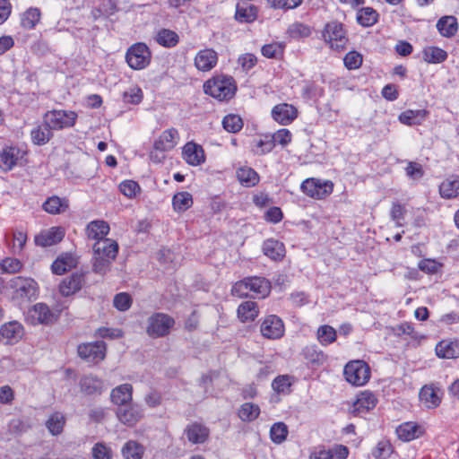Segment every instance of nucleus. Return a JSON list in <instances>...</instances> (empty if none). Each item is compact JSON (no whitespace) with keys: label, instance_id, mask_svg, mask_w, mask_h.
<instances>
[{"label":"nucleus","instance_id":"nucleus-28","mask_svg":"<svg viewBox=\"0 0 459 459\" xmlns=\"http://www.w3.org/2000/svg\"><path fill=\"white\" fill-rule=\"evenodd\" d=\"M440 195L450 199L459 195V176H451L444 180L439 186Z\"/></svg>","mask_w":459,"mask_h":459},{"label":"nucleus","instance_id":"nucleus-63","mask_svg":"<svg viewBox=\"0 0 459 459\" xmlns=\"http://www.w3.org/2000/svg\"><path fill=\"white\" fill-rule=\"evenodd\" d=\"M143 92L139 88L131 89L124 93V100L131 104H138L142 101Z\"/></svg>","mask_w":459,"mask_h":459},{"label":"nucleus","instance_id":"nucleus-17","mask_svg":"<svg viewBox=\"0 0 459 459\" xmlns=\"http://www.w3.org/2000/svg\"><path fill=\"white\" fill-rule=\"evenodd\" d=\"M217 53L212 48L200 50L195 57V66L197 70L207 72L212 70L217 64Z\"/></svg>","mask_w":459,"mask_h":459},{"label":"nucleus","instance_id":"nucleus-49","mask_svg":"<svg viewBox=\"0 0 459 459\" xmlns=\"http://www.w3.org/2000/svg\"><path fill=\"white\" fill-rule=\"evenodd\" d=\"M317 339L322 345H328L336 340V331L330 325H321L317 330Z\"/></svg>","mask_w":459,"mask_h":459},{"label":"nucleus","instance_id":"nucleus-46","mask_svg":"<svg viewBox=\"0 0 459 459\" xmlns=\"http://www.w3.org/2000/svg\"><path fill=\"white\" fill-rule=\"evenodd\" d=\"M40 19V12L38 8L28 9L22 17L21 24L27 30L33 29Z\"/></svg>","mask_w":459,"mask_h":459},{"label":"nucleus","instance_id":"nucleus-51","mask_svg":"<svg viewBox=\"0 0 459 459\" xmlns=\"http://www.w3.org/2000/svg\"><path fill=\"white\" fill-rule=\"evenodd\" d=\"M420 400L427 404L428 407H437L440 399L435 390L429 386H424L420 392Z\"/></svg>","mask_w":459,"mask_h":459},{"label":"nucleus","instance_id":"nucleus-64","mask_svg":"<svg viewBox=\"0 0 459 459\" xmlns=\"http://www.w3.org/2000/svg\"><path fill=\"white\" fill-rule=\"evenodd\" d=\"M92 455L95 459H110V451L106 446L96 444L92 448Z\"/></svg>","mask_w":459,"mask_h":459},{"label":"nucleus","instance_id":"nucleus-34","mask_svg":"<svg viewBox=\"0 0 459 459\" xmlns=\"http://www.w3.org/2000/svg\"><path fill=\"white\" fill-rule=\"evenodd\" d=\"M258 313V306L255 301L242 302L238 307V316L242 322L254 321Z\"/></svg>","mask_w":459,"mask_h":459},{"label":"nucleus","instance_id":"nucleus-36","mask_svg":"<svg viewBox=\"0 0 459 459\" xmlns=\"http://www.w3.org/2000/svg\"><path fill=\"white\" fill-rule=\"evenodd\" d=\"M439 358L454 359L459 356V345L456 342L441 341L436 347Z\"/></svg>","mask_w":459,"mask_h":459},{"label":"nucleus","instance_id":"nucleus-16","mask_svg":"<svg viewBox=\"0 0 459 459\" xmlns=\"http://www.w3.org/2000/svg\"><path fill=\"white\" fill-rule=\"evenodd\" d=\"M297 109L290 104L281 103L272 109L273 118L281 125H289L297 117Z\"/></svg>","mask_w":459,"mask_h":459},{"label":"nucleus","instance_id":"nucleus-48","mask_svg":"<svg viewBox=\"0 0 459 459\" xmlns=\"http://www.w3.org/2000/svg\"><path fill=\"white\" fill-rule=\"evenodd\" d=\"M222 126L227 132L237 133L243 127V121L238 115L229 114L222 119Z\"/></svg>","mask_w":459,"mask_h":459},{"label":"nucleus","instance_id":"nucleus-11","mask_svg":"<svg viewBox=\"0 0 459 459\" xmlns=\"http://www.w3.org/2000/svg\"><path fill=\"white\" fill-rule=\"evenodd\" d=\"M79 356L88 362L97 363L106 355V344L103 341L83 343L78 346Z\"/></svg>","mask_w":459,"mask_h":459},{"label":"nucleus","instance_id":"nucleus-27","mask_svg":"<svg viewBox=\"0 0 459 459\" xmlns=\"http://www.w3.org/2000/svg\"><path fill=\"white\" fill-rule=\"evenodd\" d=\"M76 259L71 254H64L58 256L52 264L53 273L62 275L72 268L75 267Z\"/></svg>","mask_w":459,"mask_h":459},{"label":"nucleus","instance_id":"nucleus-31","mask_svg":"<svg viewBox=\"0 0 459 459\" xmlns=\"http://www.w3.org/2000/svg\"><path fill=\"white\" fill-rule=\"evenodd\" d=\"M264 254L273 260H280L284 256V245L273 238L265 240L263 244Z\"/></svg>","mask_w":459,"mask_h":459},{"label":"nucleus","instance_id":"nucleus-62","mask_svg":"<svg viewBox=\"0 0 459 459\" xmlns=\"http://www.w3.org/2000/svg\"><path fill=\"white\" fill-rule=\"evenodd\" d=\"M272 386L277 393H284L290 386V382L287 376H280L273 381Z\"/></svg>","mask_w":459,"mask_h":459},{"label":"nucleus","instance_id":"nucleus-37","mask_svg":"<svg viewBox=\"0 0 459 459\" xmlns=\"http://www.w3.org/2000/svg\"><path fill=\"white\" fill-rule=\"evenodd\" d=\"M68 208V201L58 196L48 197L43 204V209L51 214H58Z\"/></svg>","mask_w":459,"mask_h":459},{"label":"nucleus","instance_id":"nucleus-6","mask_svg":"<svg viewBox=\"0 0 459 459\" xmlns=\"http://www.w3.org/2000/svg\"><path fill=\"white\" fill-rule=\"evenodd\" d=\"M343 374L349 383L360 386L369 380L370 368L363 360H353L346 364Z\"/></svg>","mask_w":459,"mask_h":459},{"label":"nucleus","instance_id":"nucleus-61","mask_svg":"<svg viewBox=\"0 0 459 459\" xmlns=\"http://www.w3.org/2000/svg\"><path fill=\"white\" fill-rule=\"evenodd\" d=\"M303 354L305 359L311 363H320L323 359V353L318 351L315 346L306 347Z\"/></svg>","mask_w":459,"mask_h":459},{"label":"nucleus","instance_id":"nucleus-58","mask_svg":"<svg viewBox=\"0 0 459 459\" xmlns=\"http://www.w3.org/2000/svg\"><path fill=\"white\" fill-rule=\"evenodd\" d=\"M406 175L413 180H418L421 178L424 175V170L422 166L417 162L410 161L408 162L407 167L405 168Z\"/></svg>","mask_w":459,"mask_h":459},{"label":"nucleus","instance_id":"nucleus-57","mask_svg":"<svg viewBox=\"0 0 459 459\" xmlns=\"http://www.w3.org/2000/svg\"><path fill=\"white\" fill-rule=\"evenodd\" d=\"M405 208L399 203H394L392 205L390 216L394 221L396 227H402L403 225V221L404 219Z\"/></svg>","mask_w":459,"mask_h":459},{"label":"nucleus","instance_id":"nucleus-32","mask_svg":"<svg viewBox=\"0 0 459 459\" xmlns=\"http://www.w3.org/2000/svg\"><path fill=\"white\" fill-rule=\"evenodd\" d=\"M437 29L442 36L451 38L458 30L457 20L455 16H444L437 21Z\"/></svg>","mask_w":459,"mask_h":459},{"label":"nucleus","instance_id":"nucleus-50","mask_svg":"<svg viewBox=\"0 0 459 459\" xmlns=\"http://www.w3.org/2000/svg\"><path fill=\"white\" fill-rule=\"evenodd\" d=\"M64 424V416L59 412H56L52 414L50 418L48 420L46 426L51 434L58 435L62 432Z\"/></svg>","mask_w":459,"mask_h":459},{"label":"nucleus","instance_id":"nucleus-38","mask_svg":"<svg viewBox=\"0 0 459 459\" xmlns=\"http://www.w3.org/2000/svg\"><path fill=\"white\" fill-rule=\"evenodd\" d=\"M420 427L413 422H404L396 429L399 439L411 441L419 437Z\"/></svg>","mask_w":459,"mask_h":459},{"label":"nucleus","instance_id":"nucleus-22","mask_svg":"<svg viewBox=\"0 0 459 459\" xmlns=\"http://www.w3.org/2000/svg\"><path fill=\"white\" fill-rule=\"evenodd\" d=\"M84 282V276L82 273H73L70 277L64 279L59 284V291L63 296H70L80 290Z\"/></svg>","mask_w":459,"mask_h":459},{"label":"nucleus","instance_id":"nucleus-52","mask_svg":"<svg viewBox=\"0 0 459 459\" xmlns=\"http://www.w3.org/2000/svg\"><path fill=\"white\" fill-rule=\"evenodd\" d=\"M22 263L15 258H5L0 263V273H14L21 270Z\"/></svg>","mask_w":459,"mask_h":459},{"label":"nucleus","instance_id":"nucleus-12","mask_svg":"<svg viewBox=\"0 0 459 459\" xmlns=\"http://www.w3.org/2000/svg\"><path fill=\"white\" fill-rule=\"evenodd\" d=\"M260 331L265 338L279 339L284 333V324L279 316L269 315L262 322Z\"/></svg>","mask_w":459,"mask_h":459},{"label":"nucleus","instance_id":"nucleus-8","mask_svg":"<svg viewBox=\"0 0 459 459\" xmlns=\"http://www.w3.org/2000/svg\"><path fill=\"white\" fill-rule=\"evenodd\" d=\"M174 319L163 313H156L149 317L147 333L152 337H161L169 333L174 325Z\"/></svg>","mask_w":459,"mask_h":459},{"label":"nucleus","instance_id":"nucleus-5","mask_svg":"<svg viewBox=\"0 0 459 459\" xmlns=\"http://www.w3.org/2000/svg\"><path fill=\"white\" fill-rule=\"evenodd\" d=\"M152 54L146 44L138 42L132 45L126 51V60L134 70H142L151 62Z\"/></svg>","mask_w":459,"mask_h":459},{"label":"nucleus","instance_id":"nucleus-41","mask_svg":"<svg viewBox=\"0 0 459 459\" xmlns=\"http://www.w3.org/2000/svg\"><path fill=\"white\" fill-rule=\"evenodd\" d=\"M173 208L177 212H185L193 204L192 195L188 192H179L173 196Z\"/></svg>","mask_w":459,"mask_h":459},{"label":"nucleus","instance_id":"nucleus-20","mask_svg":"<svg viewBox=\"0 0 459 459\" xmlns=\"http://www.w3.org/2000/svg\"><path fill=\"white\" fill-rule=\"evenodd\" d=\"M23 326L18 321L4 323L0 327V339L5 340L6 343H13L22 338Z\"/></svg>","mask_w":459,"mask_h":459},{"label":"nucleus","instance_id":"nucleus-26","mask_svg":"<svg viewBox=\"0 0 459 459\" xmlns=\"http://www.w3.org/2000/svg\"><path fill=\"white\" fill-rule=\"evenodd\" d=\"M108 232L109 225L104 221H91L86 228L87 237L96 241L106 239Z\"/></svg>","mask_w":459,"mask_h":459},{"label":"nucleus","instance_id":"nucleus-40","mask_svg":"<svg viewBox=\"0 0 459 459\" xmlns=\"http://www.w3.org/2000/svg\"><path fill=\"white\" fill-rule=\"evenodd\" d=\"M447 57V53L437 47H427L423 50V59L427 63L438 64L444 62Z\"/></svg>","mask_w":459,"mask_h":459},{"label":"nucleus","instance_id":"nucleus-42","mask_svg":"<svg viewBox=\"0 0 459 459\" xmlns=\"http://www.w3.org/2000/svg\"><path fill=\"white\" fill-rule=\"evenodd\" d=\"M144 449L136 441L130 440L122 448V455L126 459H141Z\"/></svg>","mask_w":459,"mask_h":459},{"label":"nucleus","instance_id":"nucleus-4","mask_svg":"<svg viewBox=\"0 0 459 459\" xmlns=\"http://www.w3.org/2000/svg\"><path fill=\"white\" fill-rule=\"evenodd\" d=\"M77 114L71 110L53 109L47 111L43 116V121L52 130H62L74 126Z\"/></svg>","mask_w":459,"mask_h":459},{"label":"nucleus","instance_id":"nucleus-2","mask_svg":"<svg viewBox=\"0 0 459 459\" xmlns=\"http://www.w3.org/2000/svg\"><path fill=\"white\" fill-rule=\"evenodd\" d=\"M271 291V283L264 277H247L237 281L232 289V295L238 298L250 296L252 298H265Z\"/></svg>","mask_w":459,"mask_h":459},{"label":"nucleus","instance_id":"nucleus-33","mask_svg":"<svg viewBox=\"0 0 459 459\" xmlns=\"http://www.w3.org/2000/svg\"><path fill=\"white\" fill-rule=\"evenodd\" d=\"M428 112L425 109H408L399 116V121L407 126L420 125L427 117Z\"/></svg>","mask_w":459,"mask_h":459},{"label":"nucleus","instance_id":"nucleus-39","mask_svg":"<svg viewBox=\"0 0 459 459\" xmlns=\"http://www.w3.org/2000/svg\"><path fill=\"white\" fill-rule=\"evenodd\" d=\"M237 178L245 186H254L259 182V176L250 167H241L237 170Z\"/></svg>","mask_w":459,"mask_h":459},{"label":"nucleus","instance_id":"nucleus-43","mask_svg":"<svg viewBox=\"0 0 459 459\" xmlns=\"http://www.w3.org/2000/svg\"><path fill=\"white\" fill-rule=\"evenodd\" d=\"M377 13L373 8L364 7L359 11L357 14V21L360 25L369 27L377 22Z\"/></svg>","mask_w":459,"mask_h":459},{"label":"nucleus","instance_id":"nucleus-3","mask_svg":"<svg viewBox=\"0 0 459 459\" xmlns=\"http://www.w3.org/2000/svg\"><path fill=\"white\" fill-rule=\"evenodd\" d=\"M204 92L219 100H229L236 92L237 87L230 76L218 75L208 80L204 85Z\"/></svg>","mask_w":459,"mask_h":459},{"label":"nucleus","instance_id":"nucleus-19","mask_svg":"<svg viewBox=\"0 0 459 459\" xmlns=\"http://www.w3.org/2000/svg\"><path fill=\"white\" fill-rule=\"evenodd\" d=\"M179 139L178 132L175 128H169L162 132L160 137L154 142L155 151L165 152L172 150Z\"/></svg>","mask_w":459,"mask_h":459},{"label":"nucleus","instance_id":"nucleus-55","mask_svg":"<svg viewBox=\"0 0 459 459\" xmlns=\"http://www.w3.org/2000/svg\"><path fill=\"white\" fill-rule=\"evenodd\" d=\"M391 444L386 440H382L378 442L377 447L372 452V455L376 459H385L391 455Z\"/></svg>","mask_w":459,"mask_h":459},{"label":"nucleus","instance_id":"nucleus-30","mask_svg":"<svg viewBox=\"0 0 459 459\" xmlns=\"http://www.w3.org/2000/svg\"><path fill=\"white\" fill-rule=\"evenodd\" d=\"M235 18L239 22H252L257 18V8L246 3L237 4Z\"/></svg>","mask_w":459,"mask_h":459},{"label":"nucleus","instance_id":"nucleus-23","mask_svg":"<svg viewBox=\"0 0 459 459\" xmlns=\"http://www.w3.org/2000/svg\"><path fill=\"white\" fill-rule=\"evenodd\" d=\"M21 158V151L17 147H4L0 151V169L3 171L12 170Z\"/></svg>","mask_w":459,"mask_h":459},{"label":"nucleus","instance_id":"nucleus-7","mask_svg":"<svg viewBox=\"0 0 459 459\" xmlns=\"http://www.w3.org/2000/svg\"><path fill=\"white\" fill-rule=\"evenodd\" d=\"M57 315L45 303H37L28 309L26 320L30 325H49L56 320Z\"/></svg>","mask_w":459,"mask_h":459},{"label":"nucleus","instance_id":"nucleus-24","mask_svg":"<svg viewBox=\"0 0 459 459\" xmlns=\"http://www.w3.org/2000/svg\"><path fill=\"white\" fill-rule=\"evenodd\" d=\"M377 404V398L373 393L365 391L358 395L353 403L352 411L357 414L365 413L372 410Z\"/></svg>","mask_w":459,"mask_h":459},{"label":"nucleus","instance_id":"nucleus-35","mask_svg":"<svg viewBox=\"0 0 459 459\" xmlns=\"http://www.w3.org/2000/svg\"><path fill=\"white\" fill-rule=\"evenodd\" d=\"M81 391L86 394H100L102 389V381L92 375L83 376L80 380Z\"/></svg>","mask_w":459,"mask_h":459},{"label":"nucleus","instance_id":"nucleus-18","mask_svg":"<svg viewBox=\"0 0 459 459\" xmlns=\"http://www.w3.org/2000/svg\"><path fill=\"white\" fill-rule=\"evenodd\" d=\"M182 155L186 162L191 166L201 165L205 160L204 149L193 142L187 143L183 147Z\"/></svg>","mask_w":459,"mask_h":459},{"label":"nucleus","instance_id":"nucleus-21","mask_svg":"<svg viewBox=\"0 0 459 459\" xmlns=\"http://www.w3.org/2000/svg\"><path fill=\"white\" fill-rule=\"evenodd\" d=\"M184 434L192 444H204L209 437V429L199 423H192L186 426Z\"/></svg>","mask_w":459,"mask_h":459},{"label":"nucleus","instance_id":"nucleus-1","mask_svg":"<svg viewBox=\"0 0 459 459\" xmlns=\"http://www.w3.org/2000/svg\"><path fill=\"white\" fill-rule=\"evenodd\" d=\"M92 268L96 273L104 275L110 268L118 253V244L110 238L96 241L92 247Z\"/></svg>","mask_w":459,"mask_h":459},{"label":"nucleus","instance_id":"nucleus-10","mask_svg":"<svg viewBox=\"0 0 459 459\" xmlns=\"http://www.w3.org/2000/svg\"><path fill=\"white\" fill-rule=\"evenodd\" d=\"M10 287L18 298L31 299L37 296L38 284L31 278L14 277L10 280Z\"/></svg>","mask_w":459,"mask_h":459},{"label":"nucleus","instance_id":"nucleus-29","mask_svg":"<svg viewBox=\"0 0 459 459\" xmlns=\"http://www.w3.org/2000/svg\"><path fill=\"white\" fill-rule=\"evenodd\" d=\"M51 127L48 126V123L44 122L37 126L30 132L32 143L36 145H44L53 137Z\"/></svg>","mask_w":459,"mask_h":459},{"label":"nucleus","instance_id":"nucleus-9","mask_svg":"<svg viewBox=\"0 0 459 459\" xmlns=\"http://www.w3.org/2000/svg\"><path fill=\"white\" fill-rule=\"evenodd\" d=\"M324 37L331 48L336 50L343 49L348 41L343 25L338 22H331L326 24Z\"/></svg>","mask_w":459,"mask_h":459},{"label":"nucleus","instance_id":"nucleus-13","mask_svg":"<svg viewBox=\"0 0 459 459\" xmlns=\"http://www.w3.org/2000/svg\"><path fill=\"white\" fill-rule=\"evenodd\" d=\"M301 189L308 196L322 199L332 192L333 184L329 182L321 183L315 178H309L301 184Z\"/></svg>","mask_w":459,"mask_h":459},{"label":"nucleus","instance_id":"nucleus-60","mask_svg":"<svg viewBox=\"0 0 459 459\" xmlns=\"http://www.w3.org/2000/svg\"><path fill=\"white\" fill-rule=\"evenodd\" d=\"M292 38L307 37L310 35V28L302 23H294L289 29Z\"/></svg>","mask_w":459,"mask_h":459},{"label":"nucleus","instance_id":"nucleus-15","mask_svg":"<svg viewBox=\"0 0 459 459\" xmlns=\"http://www.w3.org/2000/svg\"><path fill=\"white\" fill-rule=\"evenodd\" d=\"M117 417L121 423L132 427L143 417V410L138 404L125 405L117 408Z\"/></svg>","mask_w":459,"mask_h":459},{"label":"nucleus","instance_id":"nucleus-44","mask_svg":"<svg viewBox=\"0 0 459 459\" xmlns=\"http://www.w3.org/2000/svg\"><path fill=\"white\" fill-rule=\"evenodd\" d=\"M156 41L163 47L172 48L178 44V35L173 30L162 29L158 32Z\"/></svg>","mask_w":459,"mask_h":459},{"label":"nucleus","instance_id":"nucleus-56","mask_svg":"<svg viewBox=\"0 0 459 459\" xmlns=\"http://www.w3.org/2000/svg\"><path fill=\"white\" fill-rule=\"evenodd\" d=\"M113 304L117 309L126 311L131 307L132 299L129 294L121 292L115 296Z\"/></svg>","mask_w":459,"mask_h":459},{"label":"nucleus","instance_id":"nucleus-54","mask_svg":"<svg viewBox=\"0 0 459 459\" xmlns=\"http://www.w3.org/2000/svg\"><path fill=\"white\" fill-rule=\"evenodd\" d=\"M119 190L126 196L132 198L140 191L139 185L134 180H125L120 183Z\"/></svg>","mask_w":459,"mask_h":459},{"label":"nucleus","instance_id":"nucleus-25","mask_svg":"<svg viewBox=\"0 0 459 459\" xmlns=\"http://www.w3.org/2000/svg\"><path fill=\"white\" fill-rule=\"evenodd\" d=\"M133 386L123 384L112 389L110 398L113 403L122 407L132 401Z\"/></svg>","mask_w":459,"mask_h":459},{"label":"nucleus","instance_id":"nucleus-53","mask_svg":"<svg viewBox=\"0 0 459 459\" xmlns=\"http://www.w3.org/2000/svg\"><path fill=\"white\" fill-rule=\"evenodd\" d=\"M343 62L345 66L349 70H354L359 68L362 64V56L356 52V51H351L346 54V56L343 58Z\"/></svg>","mask_w":459,"mask_h":459},{"label":"nucleus","instance_id":"nucleus-47","mask_svg":"<svg viewBox=\"0 0 459 459\" xmlns=\"http://www.w3.org/2000/svg\"><path fill=\"white\" fill-rule=\"evenodd\" d=\"M288 432V427L285 423L276 422L271 427L270 437L273 443L281 444L286 439Z\"/></svg>","mask_w":459,"mask_h":459},{"label":"nucleus","instance_id":"nucleus-14","mask_svg":"<svg viewBox=\"0 0 459 459\" xmlns=\"http://www.w3.org/2000/svg\"><path fill=\"white\" fill-rule=\"evenodd\" d=\"M65 231L62 227H51L41 230L35 237L37 246L47 247L59 243L65 237Z\"/></svg>","mask_w":459,"mask_h":459},{"label":"nucleus","instance_id":"nucleus-59","mask_svg":"<svg viewBox=\"0 0 459 459\" xmlns=\"http://www.w3.org/2000/svg\"><path fill=\"white\" fill-rule=\"evenodd\" d=\"M283 52V48L279 43H272L264 45L262 48V54L268 58H276Z\"/></svg>","mask_w":459,"mask_h":459},{"label":"nucleus","instance_id":"nucleus-45","mask_svg":"<svg viewBox=\"0 0 459 459\" xmlns=\"http://www.w3.org/2000/svg\"><path fill=\"white\" fill-rule=\"evenodd\" d=\"M260 414V408L258 405L252 403H245L238 410V417L243 421H253Z\"/></svg>","mask_w":459,"mask_h":459}]
</instances>
